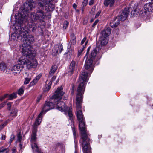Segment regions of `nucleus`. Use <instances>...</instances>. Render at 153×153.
<instances>
[{"instance_id":"1","label":"nucleus","mask_w":153,"mask_h":153,"mask_svg":"<svg viewBox=\"0 0 153 153\" xmlns=\"http://www.w3.org/2000/svg\"><path fill=\"white\" fill-rule=\"evenodd\" d=\"M83 96L76 95V115L78 121L79 122V127L81 131V139L79 140L80 144L89 142L90 139L89 138V135L88 134L86 130L85 120L82 111L81 110V103L82 102Z\"/></svg>"},{"instance_id":"2","label":"nucleus","mask_w":153,"mask_h":153,"mask_svg":"<svg viewBox=\"0 0 153 153\" xmlns=\"http://www.w3.org/2000/svg\"><path fill=\"white\" fill-rule=\"evenodd\" d=\"M22 53L23 56L19 59V63L25 65L27 69L36 68L38 63L37 60L34 59L36 53L32 51L31 45L23 43Z\"/></svg>"},{"instance_id":"3","label":"nucleus","mask_w":153,"mask_h":153,"mask_svg":"<svg viewBox=\"0 0 153 153\" xmlns=\"http://www.w3.org/2000/svg\"><path fill=\"white\" fill-rule=\"evenodd\" d=\"M62 87H58L55 91L54 94L51 97V99H53L56 108L61 111H64L65 114H68L70 119L72 121L73 119V114L72 108H68L66 106L65 104L62 101H60L62 98L64 94Z\"/></svg>"},{"instance_id":"4","label":"nucleus","mask_w":153,"mask_h":153,"mask_svg":"<svg viewBox=\"0 0 153 153\" xmlns=\"http://www.w3.org/2000/svg\"><path fill=\"white\" fill-rule=\"evenodd\" d=\"M15 28L16 36L17 39L22 40L23 43L31 45V44L35 42V39L33 36L31 35H27L28 33L27 30H29V27L27 28L23 24L17 25Z\"/></svg>"},{"instance_id":"5","label":"nucleus","mask_w":153,"mask_h":153,"mask_svg":"<svg viewBox=\"0 0 153 153\" xmlns=\"http://www.w3.org/2000/svg\"><path fill=\"white\" fill-rule=\"evenodd\" d=\"M45 16V13L41 10H37L36 13H32L27 20L32 23L29 25V31L33 32L35 31L37 28V23H35V22L38 21L40 22H44L43 20Z\"/></svg>"},{"instance_id":"6","label":"nucleus","mask_w":153,"mask_h":153,"mask_svg":"<svg viewBox=\"0 0 153 153\" xmlns=\"http://www.w3.org/2000/svg\"><path fill=\"white\" fill-rule=\"evenodd\" d=\"M42 112L38 116L34 125L33 127L32 133L31 136L30 141L32 143V148L34 152H39V148L37 144L36 133L37 131V126L39 125L42 121L41 117Z\"/></svg>"},{"instance_id":"7","label":"nucleus","mask_w":153,"mask_h":153,"mask_svg":"<svg viewBox=\"0 0 153 153\" xmlns=\"http://www.w3.org/2000/svg\"><path fill=\"white\" fill-rule=\"evenodd\" d=\"M33 7V5L31 3H26L24 5V7L23 10H20L19 11V18L18 19V24L21 25L23 24L24 21H27L28 18L27 17L28 13L31 11Z\"/></svg>"},{"instance_id":"8","label":"nucleus","mask_w":153,"mask_h":153,"mask_svg":"<svg viewBox=\"0 0 153 153\" xmlns=\"http://www.w3.org/2000/svg\"><path fill=\"white\" fill-rule=\"evenodd\" d=\"M88 74L86 72H83L81 74L78 81L79 83L77 90L76 95L83 96L85 87L86 82L88 81Z\"/></svg>"},{"instance_id":"9","label":"nucleus","mask_w":153,"mask_h":153,"mask_svg":"<svg viewBox=\"0 0 153 153\" xmlns=\"http://www.w3.org/2000/svg\"><path fill=\"white\" fill-rule=\"evenodd\" d=\"M53 0H39L38 4L39 6L42 7L44 6L48 7V10L52 11L55 8V5L53 3Z\"/></svg>"},{"instance_id":"10","label":"nucleus","mask_w":153,"mask_h":153,"mask_svg":"<svg viewBox=\"0 0 153 153\" xmlns=\"http://www.w3.org/2000/svg\"><path fill=\"white\" fill-rule=\"evenodd\" d=\"M95 62L89 59L86 60L85 65V68L86 70H88L89 74H91L93 71L94 67V63Z\"/></svg>"},{"instance_id":"11","label":"nucleus","mask_w":153,"mask_h":153,"mask_svg":"<svg viewBox=\"0 0 153 153\" xmlns=\"http://www.w3.org/2000/svg\"><path fill=\"white\" fill-rule=\"evenodd\" d=\"M55 105H56V104H55V103L53 104L52 101H49L48 102H46L42 108V111L39 114H40L41 112H42L41 116L42 118V115L43 112L45 111V112H46L49 110L54 108Z\"/></svg>"},{"instance_id":"12","label":"nucleus","mask_w":153,"mask_h":153,"mask_svg":"<svg viewBox=\"0 0 153 153\" xmlns=\"http://www.w3.org/2000/svg\"><path fill=\"white\" fill-rule=\"evenodd\" d=\"M23 65L25 66V65L22 64L21 63H19V59L18 60V63L12 66L10 68V70L12 72L16 74H17V71H18L19 73L21 71V70L22 69V68L23 67Z\"/></svg>"},{"instance_id":"13","label":"nucleus","mask_w":153,"mask_h":153,"mask_svg":"<svg viewBox=\"0 0 153 153\" xmlns=\"http://www.w3.org/2000/svg\"><path fill=\"white\" fill-rule=\"evenodd\" d=\"M129 11L128 7H126L124 10L122 11L120 16H118L117 17L121 21H124L128 17Z\"/></svg>"},{"instance_id":"14","label":"nucleus","mask_w":153,"mask_h":153,"mask_svg":"<svg viewBox=\"0 0 153 153\" xmlns=\"http://www.w3.org/2000/svg\"><path fill=\"white\" fill-rule=\"evenodd\" d=\"M99 48L98 47H97L96 48L94 49L93 50L91 51L89 59L93 60V61H96L99 59L96 56L97 50Z\"/></svg>"},{"instance_id":"15","label":"nucleus","mask_w":153,"mask_h":153,"mask_svg":"<svg viewBox=\"0 0 153 153\" xmlns=\"http://www.w3.org/2000/svg\"><path fill=\"white\" fill-rule=\"evenodd\" d=\"M84 144L83 145L82 144H81L83 153H90L91 152V148L89 142L86 143Z\"/></svg>"},{"instance_id":"16","label":"nucleus","mask_w":153,"mask_h":153,"mask_svg":"<svg viewBox=\"0 0 153 153\" xmlns=\"http://www.w3.org/2000/svg\"><path fill=\"white\" fill-rule=\"evenodd\" d=\"M111 33V29L109 27L105 28L101 33L100 37L107 38Z\"/></svg>"},{"instance_id":"17","label":"nucleus","mask_w":153,"mask_h":153,"mask_svg":"<svg viewBox=\"0 0 153 153\" xmlns=\"http://www.w3.org/2000/svg\"><path fill=\"white\" fill-rule=\"evenodd\" d=\"M120 20L116 17L111 21L110 23V26L113 28L117 27L120 24Z\"/></svg>"},{"instance_id":"18","label":"nucleus","mask_w":153,"mask_h":153,"mask_svg":"<svg viewBox=\"0 0 153 153\" xmlns=\"http://www.w3.org/2000/svg\"><path fill=\"white\" fill-rule=\"evenodd\" d=\"M76 66V62L74 61H72L71 62L68 69V71L69 74L71 75L73 74L74 71L75 69Z\"/></svg>"},{"instance_id":"19","label":"nucleus","mask_w":153,"mask_h":153,"mask_svg":"<svg viewBox=\"0 0 153 153\" xmlns=\"http://www.w3.org/2000/svg\"><path fill=\"white\" fill-rule=\"evenodd\" d=\"M42 75V74L40 73L34 78V79L31 81L29 85L32 86L35 85L39 79L40 78Z\"/></svg>"},{"instance_id":"20","label":"nucleus","mask_w":153,"mask_h":153,"mask_svg":"<svg viewBox=\"0 0 153 153\" xmlns=\"http://www.w3.org/2000/svg\"><path fill=\"white\" fill-rule=\"evenodd\" d=\"M144 7L148 12L152 11L153 10V3H147L144 5Z\"/></svg>"},{"instance_id":"21","label":"nucleus","mask_w":153,"mask_h":153,"mask_svg":"<svg viewBox=\"0 0 153 153\" xmlns=\"http://www.w3.org/2000/svg\"><path fill=\"white\" fill-rule=\"evenodd\" d=\"M114 3V0H105L104 2V5L107 7L110 5V7H112Z\"/></svg>"},{"instance_id":"22","label":"nucleus","mask_w":153,"mask_h":153,"mask_svg":"<svg viewBox=\"0 0 153 153\" xmlns=\"http://www.w3.org/2000/svg\"><path fill=\"white\" fill-rule=\"evenodd\" d=\"M57 68V67L56 65H53L52 66L49 72L48 75L49 77H51L54 74Z\"/></svg>"},{"instance_id":"23","label":"nucleus","mask_w":153,"mask_h":153,"mask_svg":"<svg viewBox=\"0 0 153 153\" xmlns=\"http://www.w3.org/2000/svg\"><path fill=\"white\" fill-rule=\"evenodd\" d=\"M108 41V40L107 38L100 37L99 42L101 46H104L107 43Z\"/></svg>"},{"instance_id":"24","label":"nucleus","mask_w":153,"mask_h":153,"mask_svg":"<svg viewBox=\"0 0 153 153\" xmlns=\"http://www.w3.org/2000/svg\"><path fill=\"white\" fill-rule=\"evenodd\" d=\"M63 50V47L61 45H56L53 49V51H55L56 53H58V52L59 51V53Z\"/></svg>"},{"instance_id":"25","label":"nucleus","mask_w":153,"mask_h":153,"mask_svg":"<svg viewBox=\"0 0 153 153\" xmlns=\"http://www.w3.org/2000/svg\"><path fill=\"white\" fill-rule=\"evenodd\" d=\"M26 74H27V77L25 78V81L24 82V84L25 85L28 84L31 80L32 78V76L31 74H29L27 73H26Z\"/></svg>"},{"instance_id":"26","label":"nucleus","mask_w":153,"mask_h":153,"mask_svg":"<svg viewBox=\"0 0 153 153\" xmlns=\"http://www.w3.org/2000/svg\"><path fill=\"white\" fill-rule=\"evenodd\" d=\"M148 13L147 10L146 9V8H145V7L142 8V9L140 11V15L142 16H146Z\"/></svg>"},{"instance_id":"27","label":"nucleus","mask_w":153,"mask_h":153,"mask_svg":"<svg viewBox=\"0 0 153 153\" xmlns=\"http://www.w3.org/2000/svg\"><path fill=\"white\" fill-rule=\"evenodd\" d=\"M88 40L85 43V45H83V47L82 48V49L81 50H79L78 51V57H79V56H80L81 55L82 52V51H83V50L85 48V47H86V45L88 43Z\"/></svg>"},{"instance_id":"28","label":"nucleus","mask_w":153,"mask_h":153,"mask_svg":"<svg viewBox=\"0 0 153 153\" xmlns=\"http://www.w3.org/2000/svg\"><path fill=\"white\" fill-rule=\"evenodd\" d=\"M16 93H13L9 95L8 94V100H11L14 98H16Z\"/></svg>"},{"instance_id":"29","label":"nucleus","mask_w":153,"mask_h":153,"mask_svg":"<svg viewBox=\"0 0 153 153\" xmlns=\"http://www.w3.org/2000/svg\"><path fill=\"white\" fill-rule=\"evenodd\" d=\"M25 87L23 86L21 87L20 88H19L18 91V94L19 95H22L24 93V91Z\"/></svg>"},{"instance_id":"30","label":"nucleus","mask_w":153,"mask_h":153,"mask_svg":"<svg viewBox=\"0 0 153 153\" xmlns=\"http://www.w3.org/2000/svg\"><path fill=\"white\" fill-rule=\"evenodd\" d=\"M52 84V82H50L48 85L47 84L45 85V87L44 88V91H48L51 88V86Z\"/></svg>"},{"instance_id":"31","label":"nucleus","mask_w":153,"mask_h":153,"mask_svg":"<svg viewBox=\"0 0 153 153\" xmlns=\"http://www.w3.org/2000/svg\"><path fill=\"white\" fill-rule=\"evenodd\" d=\"M6 68V65L4 63H0V70L3 71Z\"/></svg>"},{"instance_id":"32","label":"nucleus","mask_w":153,"mask_h":153,"mask_svg":"<svg viewBox=\"0 0 153 153\" xmlns=\"http://www.w3.org/2000/svg\"><path fill=\"white\" fill-rule=\"evenodd\" d=\"M17 110L16 108H14L12 109L11 114L12 116H16L17 115Z\"/></svg>"},{"instance_id":"33","label":"nucleus","mask_w":153,"mask_h":153,"mask_svg":"<svg viewBox=\"0 0 153 153\" xmlns=\"http://www.w3.org/2000/svg\"><path fill=\"white\" fill-rule=\"evenodd\" d=\"M6 98H8V94H6L4 95L1 96L0 97V101H2Z\"/></svg>"},{"instance_id":"34","label":"nucleus","mask_w":153,"mask_h":153,"mask_svg":"<svg viewBox=\"0 0 153 153\" xmlns=\"http://www.w3.org/2000/svg\"><path fill=\"white\" fill-rule=\"evenodd\" d=\"M69 24V22L66 20H65L64 21L63 25V28L65 29L68 27V25Z\"/></svg>"},{"instance_id":"35","label":"nucleus","mask_w":153,"mask_h":153,"mask_svg":"<svg viewBox=\"0 0 153 153\" xmlns=\"http://www.w3.org/2000/svg\"><path fill=\"white\" fill-rule=\"evenodd\" d=\"M17 137L18 138V140L19 141V142H21L22 139V136L21 135L20 133V132H19L18 133Z\"/></svg>"},{"instance_id":"36","label":"nucleus","mask_w":153,"mask_h":153,"mask_svg":"<svg viewBox=\"0 0 153 153\" xmlns=\"http://www.w3.org/2000/svg\"><path fill=\"white\" fill-rule=\"evenodd\" d=\"M88 3L87 0H84L82 2V5H83V7H85L87 5Z\"/></svg>"},{"instance_id":"37","label":"nucleus","mask_w":153,"mask_h":153,"mask_svg":"<svg viewBox=\"0 0 153 153\" xmlns=\"http://www.w3.org/2000/svg\"><path fill=\"white\" fill-rule=\"evenodd\" d=\"M15 138V136L14 134H12L10 137V141L9 143H11L12 142L13 140Z\"/></svg>"},{"instance_id":"38","label":"nucleus","mask_w":153,"mask_h":153,"mask_svg":"<svg viewBox=\"0 0 153 153\" xmlns=\"http://www.w3.org/2000/svg\"><path fill=\"white\" fill-rule=\"evenodd\" d=\"M90 48H91V47H89L88 48L87 50V53H86V54L85 56L84 57V58H86V59H87V58L88 57V53H89V51H90Z\"/></svg>"},{"instance_id":"39","label":"nucleus","mask_w":153,"mask_h":153,"mask_svg":"<svg viewBox=\"0 0 153 153\" xmlns=\"http://www.w3.org/2000/svg\"><path fill=\"white\" fill-rule=\"evenodd\" d=\"M138 12V9L137 8L136 9H135L134 10L132 11L131 12V13H133V14H137V13Z\"/></svg>"},{"instance_id":"40","label":"nucleus","mask_w":153,"mask_h":153,"mask_svg":"<svg viewBox=\"0 0 153 153\" xmlns=\"http://www.w3.org/2000/svg\"><path fill=\"white\" fill-rule=\"evenodd\" d=\"M71 45H75L76 42V39H71L70 41Z\"/></svg>"},{"instance_id":"41","label":"nucleus","mask_w":153,"mask_h":153,"mask_svg":"<svg viewBox=\"0 0 153 153\" xmlns=\"http://www.w3.org/2000/svg\"><path fill=\"white\" fill-rule=\"evenodd\" d=\"M12 103L9 102L7 104V108L9 110L10 109Z\"/></svg>"},{"instance_id":"42","label":"nucleus","mask_w":153,"mask_h":153,"mask_svg":"<svg viewBox=\"0 0 153 153\" xmlns=\"http://www.w3.org/2000/svg\"><path fill=\"white\" fill-rule=\"evenodd\" d=\"M42 95H40L38 96L36 100L37 102H39L42 98Z\"/></svg>"},{"instance_id":"43","label":"nucleus","mask_w":153,"mask_h":153,"mask_svg":"<svg viewBox=\"0 0 153 153\" xmlns=\"http://www.w3.org/2000/svg\"><path fill=\"white\" fill-rule=\"evenodd\" d=\"M99 20L98 19H97L95 20L93 24L92 27H94L95 25H97V24L99 22Z\"/></svg>"},{"instance_id":"44","label":"nucleus","mask_w":153,"mask_h":153,"mask_svg":"<svg viewBox=\"0 0 153 153\" xmlns=\"http://www.w3.org/2000/svg\"><path fill=\"white\" fill-rule=\"evenodd\" d=\"M86 37H84L83 39L81 41V45H82L84 42L86 41Z\"/></svg>"},{"instance_id":"45","label":"nucleus","mask_w":153,"mask_h":153,"mask_svg":"<svg viewBox=\"0 0 153 153\" xmlns=\"http://www.w3.org/2000/svg\"><path fill=\"white\" fill-rule=\"evenodd\" d=\"M7 124L6 123H5L4 124H2L0 126V131Z\"/></svg>"},{"instance_id":"46","label":"nucleus","mask_w":153,"mask_h":153,"mask_svg":"<svg viewBox=\"0 0 153 153\" xmlns=\"http://www.w3.org/2000/svg\"><path fill=\"white\" fill-rule=\"evenodd\" d=\"M101 12V10L99 11L97 13L95 17L96 18H97L100 15V14Z\"/></svg>"},{"instance_id":"47","label":"nucleus","mask_w":153,"mask_h":153,"mask_svg":"<svg viewBox=\"0 0 153 153\" xmlns=\"http://www.w3.org/2000/svg\"><path fill=\"white\" fill-rule=\"evenodd\" d=\"M71 39H75L76 37L74 34H72L71 36Z\"/></svg>"},{"instance_id":"48","label":"nucleus","mask_w":153,"mask_h":153,"mask_svg":"<svg viewBox=\"0 0 153 153\" xmlns=\"http://www.w3.org/2000/svg\"><path fill=\"white\" fill-rule=\"evenodd\" d=\"M73 135L74 136V138H76V133L74 129H73Z\"/></svg>"},{"instance_id":"49","label":"nucleus","mask_w":153,"mask_h":153,"mask_svg":"<svg viewBox=\"0 0 153 153\" xmlns=\"http://www.w3.org/2000/svg\"><path fill=\"white\" fill-rule=\"evenodd\" d=\"M5 103L6 102H4L0 104V109L4 106Z\"/></svg>"},{"instance_id":"50","label":"nucleus","mask_w":153,"mask_h":153,"mask_svg":"<svg viewBox=\"0 0 153 153\" xmlns=\"http://www.w3.org/2000/svg\"><path fill=\"white\" fill-rule=\"evenodd\" d=\"M94 2V0H91L89 2V5H92Z\"/></svg>"},{"instance_id":"51","label":"nucleus","mask_w":153,"mask_h":153,"mask_svg":"<svg viewBox=\"0 0 153 153\" xmlns=\"http://www.w3.org/2000/svg\"><path fill=\"white\" fill-rule=\"evenodd\" d=\"M56 79V76H53L51 78V80L53 81H54Z\"/></svg>"},{"instance_id":"52","label":"nucleus","mask_w":153,"mask_h":153,"mask_svg":"<svg viewBox=\"0 0 153 153\" xmlns=\"http://www.w3.org/2000/svg\"><path fill=\"white\" fill-rule=\"evenodd\" d=\"M77 5L76 4L74 3L73 4V7L74 8H76L77 7Z\"/></svg>"},{"instance_id":"53","label":"nucleus","mask_w":153,"mask_h":153,"mask_svg":"<svg viewBox=\"0 0 153 153\" xmlns=\"http://www.w3.org/2000/svg\"><path fill=\"white\" fill-rule=\"evenodd\" d=\"M6 138V136L4 135H2L1 137L2 140H4Z\"/></svg>"},{"instance_id":"54","label":"nucleus","mask_w":153,"mask_h":153,"mask_svg":"<svg viewBox=\"0 0 153 153\" xmlns=\"http://www.w3.org/2000/svg\"><path fill=\"white\" fill-rule=\"evenodd\" d=\"M22 144L21 143H20L19 145V146L20 148V149H21L22 147Z\"/></svg>"},{"instance_id":"55","label":"nucleus","mask_w":153,"mask_h":153,"mask_svg":"<svg viewBox=\"0 0 153 153\" xmlns=\"http://www.w3.org/2000/svg\"><path fill=\"white\" fill-rule=\"evenodd\" d=\"M16 150V148H13L12 149V152H15Z\"/></svg>"},{"instance_id":"56","label":"nucleus","mask_w":153,"mask_h":153,"mask_svg":"<svg viewBox=\"0 0 153 153\" xmlns=\"http://www.w3.org/2000/svg\"><path fill=\"white\" fill-rule=\"evenodd\" d=\"M5 150H6L5 149H2V150H0V153L2 152H3L4 151H5Z\"/></svg>"},{"instance_id":"57","label":"nucleus","mask_w":153,"mask_h":153,"mask_svg":"<svg viewBox=\"0 0 153 153\" xmlns=\"http://www.w3.org/2000/svg\"><path fill=\"white\" fill-rule=\"evenodd\" d=\"M84 7H83V8L82 9V12H83L84 10Z\"/></svg>"},{"instance_id":"58","label":"nucleus","mask_w":153,"mask_h":153,"mask_svg":"<svg viewBox=\"0 0 153 153\" xmlns=\"http://www.w3.org/2000/svg\"><path fill=\"white\" fill-rule=\"evenodd\" d=\"M72 90H73L71 92V94H73V93H74V89H73V88Z\"/></svg>"},{"instance_id":"59","label":"nucleus","mask_w":153,"mask_h":153,"mask_svg":"<svg viewBox=\"0 0 153 153\" xmlns=\"http://www.w3.org/2000/svg\"><path fill=\"white\" fill-rule=\"evenodd\" d=\"M86 24V23H85H85H84V22H83V24H84V25H85V24Z\"/></svg>"},{"instance_id":"60","label":"nucleus","mask_w":153,"mask_h":153,"mask_svg":"<svg viewBox=\"0 0 153 153\" xmlns=\"http://www.w3.org/2000/svg\"><path fill=\"white\" fill-rule=\"evenodd\" d=\"M151 1L153 2V0H150Z\"/></svg>"},{"instance_id":"61","label":"nucleus","mask_w":153,"mask_h":153,"mask_svg":"<svg viewBox=\"0 0 153 153\" xmlns=\"http://www.w3.org/2000/svg\"><path fill=\"white\" fill-rule=\"evenodd\" d=\"M38 153H41V152H39H39H37Z\"/></svg>"},{"instance_id":"62","label":"nucleus","mask_w":153,"mask_h":153,"mask_svg":"<svg viewBox=\"0 0 153 153\" xmlns=\"http://www.w3.org/2000/svg\"><path fill=\"white\" fill-rule=\"evenodd\" d=\"M76 145H75V147H76Z\"/></svg>"},{"instance_id":"63","label":"nucleus","mask_w":153,"mask_h":153,"mask_svg":"<svg viewBox=\"0 0 153 153\" xmlns=\"http://www.w3.org/2000/svg\"><path fill=\"white\" fill-rule=\"evenodd\" d=\"M75 153H76V152H75Z\"/></svg>"}]
</instances>
